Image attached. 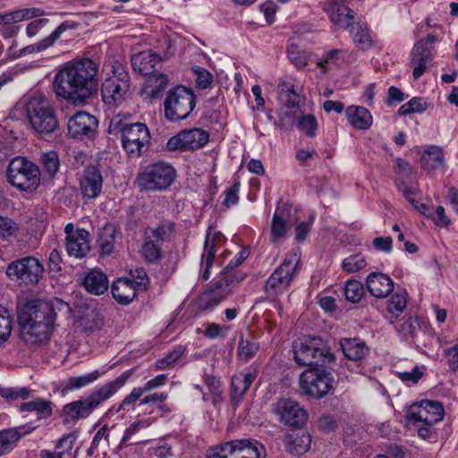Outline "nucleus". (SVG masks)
<instances>
[{
    "mask_svg": "<svg viewBox=\"0 0 458 458\" xmlns=\"http://www.w3.org/2000/svg\"><path fill=\"white\" fill-rule=\"evenodd\" d=\"M82 196L87 199L97 198L103 187V177L97 166H88L84 169L80 180Z\"/></svg>",
    "mask_w": 458,
    "mask_h": 458,
    "instance_id": "21",
    "label": "nucleus"
},
{
    "mask_svg": "<svg viewBox=\"0 0 458 458\" xmlns=\"http://www.w3.org/2000/svg\"><path fill=\"white\" fill-rule=\"evenodd\" d=\"M108 285L106 276L98 269L89 271L83 279V286L91 294H103L107 291Z\"/></svg>",
    "mask_w": 458,
    "mask_h": 458,
    "instance_id": "31",
    "label": "nucleus"
},
{
    "mask_svg": "<svg viewBox=\"0 0 458 458\" xmlns=\"http://www.w3.org/2000/svg\"><path fill=\"white\" fill-rule=\"evenodd\" d=\"M22 411H37L42 418L50 417L52 414L51 403L42 399H38L24 403L21 405Z\"/></svg>",
    "mask_w": 458,
    "mask_h": 458,
    "instance_id": "47",
    "label": "nucleus"
},
{
    "mask_svg": "<svg viewBox=\"0 0 458 458\" xmlns=\"http://www.w3.org/2000/svg\"><path fill=\"white\" fill-rule=\"evenodd\" d=\"M117 229L114 225H106L98 235V247L101 254L110 255L114 249Z\"/></svg>",
    "mask_w": 458,
    "mask_h": 458,
    "instance_id": "37",
    "label": "nucleus"
},
{
    "mask_svg": "<svg viewBox=\"0 0 458 458\" xmlns=\"http://www.w3.org/2000/svg\"><path fill=\"white\" fill-rule=\"evenodd\" d=\"M366 266L365 259L361 254L351 255L343 261V268L350 273H354Z\"/></svg>",
    "mask_w": 458,
    "mask_h": 458,
    "instance_id": "57",
    "label": "nucleus"
},
{
    "mask_svg": "<svg viewBox=\"0 0 458 458\" xmlns=\"http://www.w3.org/2000/svg\"><path fill=\"white\" fill-rule=\"evenodd\" d=\"M131 63L135 71L143 75H148L154 72L156 64L159 63V59L155 54L143 52L134 55Z\"/></svg>",
    "mask_w": 458,
    "mask_h": 458,
    "instance_id": "35",
    "label": "nucleus"
},
{
    "mask_svg": "<svg viewBox=\"0 0 458 458\" xmlns=\"http://www.w3.org/2000/svg\"><path fill=\"white\" fill-rule=\"evenodd\" d=\"M111 292L118 303L127 305L136 297L137 290L131 279L119 278L113 284Z\"/></svg>",
    "mask_w": 458,
    "mask_h": 458,
    "instance_id": "29",
    "label": "nucleus"
},
{
    "mask_svg": "<svg viewBox=\"0 0 458 458\" xmlns=\"http://www.w3.org/2000/svg\"><path fill=\"white\" fill-rule=\"evenodd\" d=\"M20 437L21 434L18 428H8L0 431V456L10 452Z\"/></svg>",
    "mask_w": 458,
    "mask_h": 458,
    "instance_id": "46",
    "label": "nucleus"
},
{
    "mask_svg": "<svg viewBox=\"0 0 458 458\" xmlns=\"http://www.w3.org/2000/svg\"><path fill=\"white\" fill-rule=\"evenodd\" d=\"M131 374L130 370L125 371L114 380L95 388L87 397L65 404L63 408L65 420L77 421L88 418L94 410L124 386Z\"/></svg>",
    "mask_w": 458,
    "mask_h": 458,
    "instance_id": "3",
    "label": "nucleus"
},
{
    "mask_svg": "<svg viewBox=\"0 0 458 458\" xmlns=\"http://www.w3.org/2000/svg\"><path fill=\"white\" fill-rule=\"evenodd\" d=\"M257 377L256 372L238 373L232 377L231 381V402L235 409L240 403L242 397L250 388L252 382Z\"/></svg>",
    "mask_w": 458,
    "mask_h": 458,
    "instance_id": "25",
    "label": "nucleus"
},
{
    "mask_svg": "<svg viewBox=\"0 0 458 458\" xmlns=\"http://www.w3.org/2000/svg\"><path fill=\"white\" fill-rule=\"evenodd\" d=\"M349 57L350 53L347 49H332L318 60L317 65L322 70L323 73H327L331 66H339L345 63Z\"/></svg>",
    "mask_w": 458,
    "mask_h": 458,
    "instance_id": "34",
    "label": "nucleus"
},
{
    "mask_svg": "<svg viewBox=\"0 0 458 458\" xmlns=\"http://www.w3.org/2000/svg\"><path fill=\"white\" fill-rule=\"evenodd\" d=\"M444 165V153L438 146H429L421 156V166L425 170H436Z\"/></svg>",
    "mask_w": 458,
    "mask_h": 458,
    "instance_id": "36",
    "label": "nucleus"
},
{
    "mask_svg": "<svg viewBox=\"0 0 458 458\" xmlns=\"http://www.w3.org/2000/svg\"><path fill=\"white\" fill-rule=\"evenodd\" d=\"M347 30L359 49L365 51L372 47V37L366 23L357 20Z\"/></svg>",
    "mask_w": 458,
    "mask_h": 458,
    "instance_id": "33",
    "label": "nucleus"
},
{
    "mask_svg": "<svg viewBox=\"0 0 458 458\" xmlns=\"http://www.w3.org/2000/svg\"><path fill=\"white\" fill-rule=\"evenodd\" d=\"M287 221L284 217V209L276 208L271 223V239L273 242H280L286 234Z\"/></svg>",
    "mask_w": 458,
    "mask_h": 458,
    "instance_id": "38",
    "label": "nucleus"
},
{
    "mask_svg": "<svg viewBox=\"0 0 458 458\" xmlns=\"http://www.w3.org/2000/svg\"><path fill=\"white\" fill-rule=\"evenodd\" d=\"M42 164L50 175H54L59 169V160L55 152L42 155Z\"/></svg>",
    "mask_w": 458,
    "mask_h": 458,
    "instance_id": "63",
    "label": "nucleus"
},
{
    "mask_svg": "<svg viewBox=\"0 0 458 458\" xmlns=\"http://www.w3.org/2000/svg\"><path fill=\"white\" fill-rule=\"evenodd\" d=\"M278 89L281 94V98L285 97L286 102L289 106H295L299 104L300 97L295 92L293 85L286 81H280L278 84Z\"/></svg>",
    "mask_w": 458,
    "mask_h": 458,
    "instance_id": "55",
    "label": "nucleus"
},
{
    "mask_svg": "<svg viewBox=\"0 0 458 458\" xmlns=\"http://www.w3.org/2000/svg\"><path fill=\"white\" fill-rule=\"evenodd\" d=\"M98 65L89 58L67 62L55 74L54 89L57 97L84 105L98 89Z\"/></svg>",
    "mask_w": 458,
    "mask_h": 458,
    "instance_id": "1",
    "label": "nucleus"
},
{
    "mask_svg": "<svg viewBox=\"0 0 458 458\" xmlns=\"http://www.w3.org/2000/svg\"><path fill=\"white\" fill-rule=\"evenodd\" d=\"M286 451L293 455H302L310 448L311 437L306 431H293L284 437Z\"/></svg>",
    "mask_w": 458,
    "mask_h": 458,
    "instance_id": "27",
    "label": "nucleus"
},
{
    "mask_svg": "<svg viewBox=\"0 0 458 458\" xmlns=\"http://www.w3.org/2000/svg\"><path fill=\"white\" fill-rule=\"evenodd\" d=\"M247 255L248 254L246 250H241L240 252H238L236 256L232 260H230L226 267L224 268L222 272V276H227L228 274H232L235 275L236 278L240 276H242L244 277L242 273L234 271V269L245 260Z\"/></svg>",
    "mask_w": 458,
    "mask_h": 458,
    "instance_id": "62",
    "label": "nucleus"
},
{
    "mask_svg": "<svg viewBox=\"0 0 458 458\" xmlns=\"http://www.w3.org/2000/svg\"><path fill=\"white\" fill-rule=\"evenodd\" d=\"M176 176V170L171 164L159 161L145 166L138 174L136 182L140 191H162L173 184Z\"/></svg>",
    "mask_w": 458,
    "mask_h": 458,
    "instance_id": "6",
    "label": "nucleus"
},
{
    "mask_svg": "<svg viewBox=\"0 0 458 458\" xmlns=\"http://www.w3.org/2000/svg\"><path fill=\"white\" fill-rule=\"evenodd\" d=\"M98 121L87 112H77L67 122L68 134L74 139L91 138L96 132Z\"/></svg>",
    "mask_w": 458,
    "mask_h": 458,
    "instance_id": "19",
    "label": "nucleus"
},
{
    "mask_svg": "<svg viewBox=\"0 0 458 458\" xmlns=\"http://www.w3.org/2000/svg\"><path fill=\"white\" fill-rule=\"evenodd\" d=\"M174 233V224L168 220L161 221L157 227L145 229L144 236L149 237L157 242H163Z\"/></svg>",
    "mask_w": 458,
    "mask_h": 458,
    "instance_id": "42",
    "label": "nucleus"
},
{
    "mask_svg": "<svg viewBox=\"0 0 458 458\" xmlns=\"http://www.w3.org/2000/svg\"><path fill=\"white\" fill-rule=\"evenodd\" d=\"M340 346L344 356L350 360L360 361L369 353L366 343L360 338L341 339Z\"/></svg>",
    "mask_w": 458,
    "mask_h": 458,
    "instance_id": "30",
    "label": "nucleus"
},
{
    "mask_svg": "<svg viewBox=\"0 0 458 458\" xmlns=\"http://www.w3.org/2000/svg\"><path fill=\"white\" fill-rule=\"evenodd\" d=\"M160 242H156L149 237L144 236L143 244L141 246L140 253L143 259L148 263H156L163 257V251Z\"/></svg>",
    "mask_w": 458,
    "mask_h": 458,
    "instance_id": "39",
    "label": "nucleus"
},
{
    "mask_svg": "<svg viewBox=\"0 0 458 458\" xmlns=\"http://www.w3.org/2000/svg\"><path fill=\"white\" fill-rule=\"evenodd\" d=\"M443 405L437 401L422 400L411 404L406 412L409 425H435L444 418Z\"/></svg>",
    "mask_w": 458,
    "mask_h": 458,
    "instance_id": "13",
    "label": "nucleus"
},
{
    "mask_svg": "<svg viewBox=\"0 0 458 458\" xmlns=\"http://www.w3.org/2000/svg\"><path fill=\"white\" fill-rule=\"evenodd\" d=\"M77 436L74 432H71L64 436L58 442L56 449L63 455L67 458H71V451L73 448V445L76 441Z\"/></svg>",
    "mask_w": 458,
    "mask_h": 458,
    "instance_id": "59",
    "label": "nucleus"
},
{
    "mask_svg": "<svg viewBox=\"0 0 458 458\" xmlns=\"http://www.w3.org/2000/svg\"><path fill=\"white\" fill-rule=\"evenodd\" d=\"M293 359L300 366L311 367L319 362H329L335 355L329 351L326 343L316 336H304L293 344Z\"/></svg>",
    "mask_w": 458,
    "mask_h": 458,
    "instance_id": "5",
    "label": "nucleus"
},
{
    "mask_svg": "<svg viewBox=\"0 0 458 458\" xmlns=\"http://www.w3.org/2000/svg\"><path fill=\"white\" fill-rule=\"evenodd\" d=\"M332 374L320 368H310L300 376V390L301 394L315 399H321L333 389Z\"/></svg>",
    "mask_w": 458,
    "mask_h": 458,
    "instance_id": "10",
    "label": "nucleus"
},
{
    "mask_svg": "<svg viewBox=\"0 0 458 458\" xmlns=\"http://www.w3.org/2000/svg\"><path fill=\"white\" fill-rule=\"evenodd\" d=\"M300 265V258L296 253L286 256L283 263L268 277L265 292L275 296L286 291L293 280Z\"/></svg>",
    "mask_w": 458,
    "mask_h": 458,
    "instance_id": "11",
    "label": "nucleus"
},
{
    "mask_svg": "<svg viewBox=\"0 0 458 458\" xmlns=\"http://www.w3.org/2000/svg\"><path fill=\"white\" fill-rule=\"evenodd\" d=\"M13 318L11 311L0 304V346L6 343L13 331Z\"/></svg>",
    "mask_w": 458,
    "mask_h": 458,
    "instance_id": "43",
    "label": "nucleus"
},
{
    "mask_svg": "<svg viewBox=\"0 0 458 458\" xmlns=\"http://www.w3.org/2000/svg\"><path fill=\"white\" fill-rule=\"evenodd\" d=\"M350 124L358 130H367L372 124V115L362 106H350L345 110Z\"/></svg>",
    "mask_w": 458,
    "mask_h": 458,
    "instance_id": "32",
    "label": "nucleus"
},
{
    "mask_svg": "<svg viewBox=\"0 0 458 458\" xmlns=\"http://www.w3.org/2000/svg\"><path fill=\"white\" fill-rule=\"evenodd\" d=\"M420 328L417 318H409L398 328L400 334L406 339L414 338Z\"/></svg>",
    "mask_w": 458,
    "mask_h": 458,
    "instance_id": "58",
    "label": "nucleus"
},
{
    "mask_svg": "<svg viewBox=\"0 0 458 458\" xmlns=\"http://www.w3.org/2000/svg\"><path fill=\"white\" fill-rule=\"evenodd\" d=\"M242 280V276L237 278L235 275L232 274L223 276L221 279L215 283L213 287L202 293L199 299L202 310H212L218 305L231 293L233 288Z\"/></svg>",
    "mask_w": 458,
    "mask_h": 458,
    "instance_id": "16",
    "label": "nucleus"
},
{
    "mask_svg": "<svg viewBox=\"0 0 458 458\" xmlns=\"http://www.w3.org/2000/svg\"><path fill=\"white\" fill-rule=\"evenodd\" d=\"M234 458H266L263 444L254 438L231 440Z\"/></svg>",
    "mask_w": 458,
    "mask_h": 458,
    "instance_id": "22",
    "label": "nucleus"
},
{
    "mask_svg": "<svg viewBox=\"0 0 458 458\" xmlns=\"http://www.w3.org/2000/svg\"><path fill=\"white\" fill-rule=\"evenodd\" d=\"M44 266L33 256H27L11 262L6 268V276L19 284H36L43 277Z\"/></svg>",
    "mask_w": 458,
    "mask_h": 458,
    "instance_id": "12",
    "label": "nucleus"
},
{
    "mask_svg": "<svg viewBox=\"0 0 458 458\" xmlns=\"http://www.w3.org/2000/svg\"><path fill=\"white\" fill-rule=\"evenodd\" d=\"M287 55L289 60L295 65L296 68L301 69L308 64V55L301 50L296 45L291 44L287 47Z\"/></svg>",
    "mask_w": 458,
    "mask_h": 458,
    "instance_id": "51",
    "label": "nucleus"
},
{
    "mask_svg": "<svg viewBox=\"0 0 458 458\" xmlns=\"http://www.w3.org/2000/svg\"><path fill=\"white\" fill-rule=\"evenodd\" d=\"M275 411L280 420L291 427H301L308 420L307 411L295 401L280 399L275 406Z\"/></svg>",
    "mask_w": 458,
    "mask_h": 458,
    "instance_id": "18",
    "label": "nucleus"
},
{
    "mask_svg": "<svg viewBox=\"0 0 458 458\" xmlns=\"http://www.w3.org/2000/svg\"><path fill=\"white\" fill-rule=\"evenodd\" d=\"M25 111L30 124L38 134L48 135L58 129L59 122L55 110L44 96L30 97L25 105Z\"/></svg>",
    "mask_w": 458,
    "mask_h": 458,
    "instance_id": "4",
    "label": "nucleus"
},
{
    "mask_svg": "<svg viewBox=\"0 0 458 458\" xmlns=\"http://www.w3.org/2000/svg\"><path fill=\"white\" fill-rule=\"evenodd\" d=\"M259 344L250 335L248 337H241L237 348V356L242 361H249L259 352Z\"/></svg>",
    "mask_w": 458,
    "mask_h": 458,
    "instance_id": "40",
    "label": "nucleus"
},
{
    "mask_svg": "<svg viewBox=\"0 0 458 458\" xmlns=\"http://www.w3.org/2000/svg\"><path fill=\"white\" fill-rule=\"evenodd\" d=\"M224 241V236L220 233H216L212 238L209 234L207 235L202 254L201 266L204 267L202 272V278L208 280L210 277V268L216 259V248Z\"/></svg>",
    "mask_w": 458,
    "mask_h": 458,
    "instance_id": "26",
    "label": "nucleus"
},
{
    "mask_svg": "<svg viewBox=\"0 0 458 458\" xmlns=\"http://www.w3.org/2000/svg\"><path fill=\"white\" fill-rule=\"evenodd\" d=\"M79 323L84 331L93 332L102 327L104 318L97 310H89L80 318Z\"/></svg>",
    "mask_w": 458,
    "mask_h": 458,
    "instance_id": "44",
    "label": "nucleus"
},
{
    "mask_svg": "<svg viewBox=\"0 0 458 458\" xmlns=\"http://www.w3.org/2000/svg\"><path fill=\"white\" fill-rule=\"evenodd\" d=\"M366 285L376 298H386L394 289L393 280L386 274L372 272L367 276Z\"/></svg>",
    "mask_w": 458,
    "mask_h": 458,
    "instance_id": "23",
    "label": "nucleus"
},
{
    "mask_svg": "<svg viewBox=\"0 0 458 458\" xmlns=\"http://www.w3.org/2000/svg\"><path fill=\"white\" fill-rule=\"evenodd\" d=\"M77 26L72 21H64L61 23L49 36L43 38L41 41L27 46L21 50V54H30L34 52H40L52 47L55 42L62 36V34L69 29H75Z\"/></svg>",
    "mask_w": 458,
    "mask_h": 458,
    "instance_id": "28",
    "label": "nucleus"
},
{
    "mask_svg": "<svg viewBox=\"0 0 458 458\" xmlns=\"http://www.w3.org/2000/svg\"><path fill=\"white\" fill-rule=\"evenodd\" d=\"M149 139L150 133L147 125L142 123H133L122 136L123 148L128 154L139 157Z\"/></svg>",
    "mask_w": 458,
    "mask_h": 458,
    "instance_id": "17",
    "label": "nucleus"
},
{
    "mask_svg": "<svg viewBox=\"0 0 458 458\" xmlns=\"http://www.w3.org/2000/svg\"><path fill=\"white\" fill-rule=\"evenodd\" d=\"M90 234L87 230H81L66 238L65 247L69 256L83 258L90 250Z\"/></svg>",
    "mask_w": 458,
    "mask_h": 458,
    "instance_id": "24",
    "label": "nucleus"
},
{
    "mask_svg": "<svg viewBox=\"0 0 458 458\" xmlns=\"http://www.w3.org/2000/svg\"><path fill=\"white\" fill-rule=\"evenodd\" d=\"M323 10L331 22L339 29L348 30L358 20L356 13L340 0L326 3Z\"/></svg>",
    "mask_w": 458,
    "mask_h": 458,
    "instance_id": "20",
    "label": "nucleus"
},
{
    "mask_svg": "<svg viewBox=\"0 0 458 458\" xmlns=\"http://www.w3.org/2000/svg\"><path fill=\"white\" fill-rule=\"evenodd\" d=\"M229 331V327L216 323L208 324L204 331V335L209 339L224 338Z\"/></svg>",
    "mask_w": 458,
    "mask_h": 458,
    "instance_id": "64",
    "label": "nucleus"
},
{
    "mask_svg": "<svg viewBox=\"0 0 458 458\" xmlns=\"http://www.w3.org/2000/svg\"><path fill=\"white\" fill-rule=\"evenodd\" d=\"M407 307V293L405 290H397L390 298L386 310L391 318H398Z\"/></svg>",
    "mask_w": 458,
    "mask_h": 458,
    "instance_id": "41",
    "label": "nucleus"
},
{
    "mask_svg": "<svg viewBox=\"0 0 458 458\" xmlns=\"http://www.w3.org/2000/svg\"><path fill=\"white\" fill-rule=\"evenodd\" d=\"M70 311V305L58 298L38 304L31 310L28 317L20 318L21 340L29 346L46 343L53 332L57 312L68 314Z\"/></svg>",
    "mask_w": 458,
    "mask_h": 458,
    "instance_id": "2",
    "label": "nucleus"
},
{
    "mask_svg": "<svg viewBox=\"0 0 458 458\" xmlns=\"http://www.w3.org/2000/svg\"><path fill=\"white\" fill-rule=\"evenodd\" d=\"M206 458H234L232 442L227 441L209 448Z\"/></svg>",
    "mask_w": 458,
    "mask_h": 458,
    "instance_id": "53",
    "label": "nucleus"
},
{
    "mask_svg": "<svg viewBox=\"0 0 458 458\" xmlns=\"http://www.w3.org/2000/svg\"><path fill=\"white\" fill-rule=\"evenodd\" d=\"M193 71L196 76L195 82L198 88L206 89L211 86L213 82V76L208 70L198 66Z\"/></svg>",
    "mask_w": 458,
    "mask_h": 458,
    "instance_id": "61",
    "label": "nucleus"
},
{
    "mask_svg": "<svg viewBox=\"0 0 458 458\" xmlns=\"http://www.w3.org/2000/svg\"><path fill=\"white\" fill-rule=\"evenodd\" d=\"M98 377L99 372L98 370H95L86 375L70 377L66 381L63 390L68 392L85 387L89 384L95 382Z\"/></svg>",
    "mask_w": 458,
    "mask_h": 458,
    "instance_id": "45",
    "label": "nucleus"
},
{
    "mask_svg": "<svg viewBox=\"0 0 458 458\" xmlns=\"http://www.w3.org/2000/svg\"><path fill=\"white\" fill-rule=\"evenodd\" d=\"M129 118V115H122L121 113L114 115L109 123L108 132L115 135L121 133L123 136L125 130L131 124L128 123Z\"/></svg>",
    "mask_w": 458,
    "mask_h": 458,
    "instance_id": "52",
    "label": "nucleus"
},
{
    "mask_svg": "<svg viewBox=\"0 0 458 458\" xmlns=\"http://www.w3.org/2000/svg\"><path fill=\"white\" fill-rule=\"evenodd\" d=\"M209 140V133L201 128L185 129L171 137L166 148L169 151H189L203 148Z\"/></svg>",
    "mask_w": 458,
    "mask_h": 458,
    "instance_id": "15",
    "label": "nucleus"
},
{
    "mask_svg": "<svg viewBox=\"0 0 458 458\" xmlns=\"http://www.w3.org/2000/svg\"><path fill=\"white\" fill-rule=\"evenodd\" d=\"M130 76L123 68L114 71V75L106 79L101 88L102 99L110 107H120L130 98Z\"/></svg>",
    "mask_w": 458,
    "mask_h": 458,
    "instance_id": "9",
    "label": "nucleus"
},
{
    "mask_svg": "<svg viewBox=\"0 0 458 458\" xmlns=\"http://www.w3.org/2000/svg\"><path fill=\"white\" fill-rule=\"evenodd\" d=\"M30 393L27 387H0V396L7 400L26 399Z\"/></svg>",
    "mask_w": 458,
    "mask_h": 458,
    "instance_id": "56",
    "label": "nucleus"
},
{
    "mask_svg": "<svg viewBox=\"0 0 458 458\" xmlns=\"http://www.w3.org/2000/svg\"><path fill=\"white\" fill-rule=\"evenodd\" d=\"M196 106V96L193 90L185 86L170 89L164 100V114L170 122L186 119Z\"/></svg>",
    "mask_w": 458,
    "mask_h": 458,
    "instance_id": "7",
    "label": "nucleus"
},
{
    "mask_svg": "<svg viewBox=\"0 0 458 458\" xmlns=\"http://www.w3.org/2000/svg\"><path fill=\"white\" fill-rule=\"evenodd\" d=\"M8 182L20 191H32L40 182L38 167L24 157L13 158L7 170Z\"/></svg>",
    "mask_w": 458,
    "mask_h": 458,
    "instance_id": "8",
    "label": "nucleus"
},
{
    "mask_svg": "<svg viewBox=\"0 0 458 458\" xmlns=\"http://www.w3.org/2000/svg\"><path fill=\"white\" fill-rule=\"evenodd\" d=\"M167 77L163 73H155L148 77L147 82V89H149V94L152 98L163 90L167 85Z\"/></svg>",
    "mask_w": 458,
    "mask_h": 458,
    "instance_id": "50",
    "label": "nucleus"
},
{
    "mask_svg": "<svg viewBox=\"0 0 458 458\" xmlns=\"http://www.w3.org/2000/svg\"><path fill=\"white\" fill-rule=\"evenodd\" d=\"M297 128L303 131L309 137H313L318 129V123L313 114L302 115L297 119Z\"/></svg>",
    "mask_w": 458,
    "mask_h": 458,
    "instance_id": "54",
    "label": "nucleus"
},
{
    "mask_svg": "<svg viewBox=\"0 0 458 458\" xmlns=\"http://www.w3.org/2000/svg\"><path fill=\"white\" fill-rule=\"evenodd\" d=\"M428 107V102L422 98H412L407 103L400 106L398 114L407 115L413 113H422Z\"/></svg>",
    "mask_w": 458,
    "mask_h": 458,
    "instance_id": "48",
    "label": "nucleus"
},
{
    "mask_svg": "<svg viewBox=\"0 0 458 458\" xmlns=\"http://www.w3.org/2000/svg\"><path fill=\"white\" fill-rule=\"evenodd\" d=\"M151 425L150 419L140 420L131 424L124 430L123 437L121 440L120 446H123L127 441L130 440L132 435L137 433L141 428H147Z\"/></svg>",
    "mask_w": 458,
    "mask_h": 458,
    "instance_id": "60",
    "label": "nucleus"
},
{
    "mask_svg": "<svg viewBox=\"0 0 458 458\" xmlns=\"http://www.w3.org/2000/svg\"><path fill=\"white\" fill-rule=\"evenodd\" d=\"M437 40L435 35L428 34L414 45L411 53V64L413 67L412 77L414 80L420 79L432 66L434 44Z\"/></svg>",
    "mask_w": 458,
    "mask_h": 458,
    "instance_id": "14",
    "label": "nucleus"
},
{
    "mask_svg": "<svg viewBox=\"0 0 458 458\" xmlns=\"http://www.w3.org/2000/svg\"><path fill=\"white\" fill-rule=\"evenodd\" d=\"M363 284L356 280H349L344 287V295L347 301L357 303L364 295Z\"/></svg>",
    "mask_w": 458,
    "mask_h": 458,
    "instance_id": "49",
    "label": "nucleus"
}]
</instances>
